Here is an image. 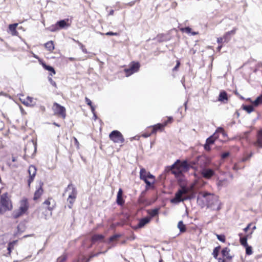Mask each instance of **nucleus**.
Here are the masks:
<instances>
[{"label": "nucleus", "mask_w": 262, "mask_h": 262, "mask_svg": "<svg viewBox=\"0 0 262 262\" xmlns=\"http://www.w3.org/2000/svg\"><path fill=\"white\" fill-rule=\"evenodd\" d=\"M198 203L202 207L207 206L213 210L221 209V202L217 195L207 192H200L198 196Z\"/></svg>", "instance_id": "nucleus-1"}, {"label": "nucleus", "mask_w": 262, "mask_h": 262, "mask_svg": "<svg viewBox=\"0 0 262 262\" xmlns=\"http://www.w3.org/2000/svg\"><path fill=\"white\" fill-rule=\"evenodd\" d=\"M189 189L185 186H183L176 193L173 198L170 200V202L174 204H178L187 200L192 199V197L188 196Z\"/></svg>", "instance_id": "nucleus-2"}, {"label": "nucleus", "mask_w": 262, "mask_h": 262, "mask_svg": "<svg viewBox=\"0 0 262 262\" xmlns=\"http://www.w3.org/2000/svg\"><path fill=\"white\" fill-rule=\"evenodd\" d=\"M11 201L7 192L4 193L0 196V214H4L7 211L12 209Z\"/></svg>", "instance_id": "nucleus-3"}, {"label": "nucleus", "mask_w": 262, "mask_h": 262, "mask_svg": "<svg viewBox=\"0 0 262 262\" xmlns=\"http://www.w3.org/2000/svg\"><path fill=\"white\" fill-rule=\"evenodd\" d=\"M66 192H69L67 201L69 203L68 205L69 208H71L73 204L75 202L77 195V191L76 187L72 184L68 185L65 190Z\"/></svg>", "instance_id": "nucleus-4"}, {"label": "nucleus", "mask_w": 262, "mask_h": 262, "mask_svg": "<svg viewBox=\"0 0 262 262\" xmlns=\"http://www.w3.org/2000/svg\"><path fill=\"white\" fill-rule=\"evenodd\" d=\"M110 140L116 143H123L124 139L121 133L117 130H113L109 135Z\"/></svg>", "instance_id": "nucleus-5"}, {"label": "nucleus", "mask_w": 262, "mask_h": 262, "mask_svg": "<svg viewBox=\"0 0 262 262\" xmlns=\"http://www.w3.org/2000/svg\"><path fill=\"white\" fill-rule=\"evenodd\" d=\"M52 109L55 115L60 116L63 119L66 118V111L64 106H61L57 102H55L53 104Z\"/></svg>", "instance_id": "nucleus-6"}, {"label": "nucleus", "mask_w": 262, "mask_h": 262, "mask_svg": "<svg viewBox=\"0 0 262 262\" xmlns=\"http://www.w3.org/2000/svg\"><path fill=\"white\" fill-rule=\"evenodd\" d=\"M196 164L201 170L207 167L210 164V159L204 156H199L196 157Z\"/></svg>", "instance_id": "nucleus-7"}, {"label": "nucleus", "mask_w": 262, "mask_h": 262, "mask_svg": "<svg viewBox=\"0 0 262 262\" xmlns=\"http://www.w3.org/2000/svg\"><path fill=\"white\" fill-rule=\"evenodd\" d=\"M140 68V64L139 62H133L129 66V68L125 69V72L127 76H128L132 74L137 72Z\"/></svg>", "instance_id": "nucleus-8"}, {"label": "nucleus", "mask_w": 262, "mask_h": 262, "mask_svg": "<svg viewBox=\"0 0 262 262\" xmlns=\"http://www.w3.org/2000/svg\"><path fill=\"white\" fill-rule=\"evenodd\" d=\"M178 166L182 170L183 173L188 171L190 168L193 169H196L195 167L191 166L186 160L183 161H180V162L178 163Z\"/></svg>", "instance_id": "nucleus-9"}, {"label": "nucleus", "mask_w": 262, "mask_h": 262, "mask_svg": "<svg viewBox=\"0 0 262 262\" xmlns=\"http://www.w3.org/2000/svg\"><path fill=\"white\" fill-rule=\"evenodd\" d=\"M202 176L206 179H210L212 177L215 175V171L211 168L206 167L200 170Z\"/></svg>", "instance_id": "nucleus-10"}, {"label": "nucleus", "mask_w": 262, "mask_h": 262, "mask_svg": "<svg viewBox=\"0 0 262 262\" xmlns=\"http://www.w3.org/2000/svg\"><path fill=\"white\" fill-rule=\"evenodd\" d=\"M180 162V160H177V161L170 166V169L172 173L175 175L176 177H181L183 175V172L178 166V163Z\"/></svg>", "instance_id": "nucleus-11"}, {"label": "nucleus", "mask_w": 262, "mask_h": 262, "mask_svg": "<svg viewBox=\"0 0 262 262\" xmlns=\"http://www.w3.org/2000/svg\"><path fill=\"white\" fill-rule=\"evenodd\" d=\"M28 172L29 174V178L28 180V186H30L31 183L34 180V177L36 173V168L33 165H31L28 168Z\"/></svg>", "instance_id": "nucleus-12"}, {"label": "nucleus", "mask_w": 262, "mask_h": 262, "mask_svg": "<svg viewBox=\"0 0 262 262\" xmlns=\"http://www.w3.org/2000/svg\"><path fill=\"white\" fill-rule=\"evenodd\" d=\"M29 208V203L27 199L24 198L21 200L20 202V207L19 208V209L21 210L22 212H26L28 210Z\"/></svg>", "instance_id": "nucleus-13"}, {"label": "nucleus", "mask_w": 262, "mask_h": 262, "mask_svg": "<svg viewBox=\"0 0 262 262\" xmlns=\"http://www.w3.org/2000/svg\"><path fill=\"white\" fill-rule=\"evenodd\" d=\"M39 184V187L36 189L34 194L33 200L34 201L38 200L42 194L43 192V189L42 188L43 183L40 182Z\"/></svg>", "instance_id": "nucleus-14"}, {"label": "nucleus", "mask_w": 262, "mask_h": 262, "mask_svg": "<svg viewBox=\"0 0 262 262\" xmlns=\"http://www.w3.org/2000/svg\"><path fill=\"white\" fill-rule=\"evenodd\" d=\"M123 191L120 188L117 193V203L119 205H122L124 203V201L122 198Z\"/></svg>", "instance_id": "nucleus-15"}, {"label": "nucleus", "mask_w": 262, "mask_h": 262, "mask_svg": "<svg viewBox=\"0 0 262 262\" xmlns=\"http://www.w3.org/2000/svg\"><path fill=\"white\" fill-rule=\"evenodd\" d=\"M167 125V122L164 123H158L153 126V128L151 133H156L157 130H162L163 128Z\"/></svg>", "instance_id": "nucleus-16"}, {"label": "nucleus", "mask_w": 262, "mask_h": 262, "mask_svg": "<svg viewBox=\"0 0 262 262\" xmlns=\"http://www.w3.org/2000/svg\"><path fill=\"white\" fill-rule=\"evenodd\" d=\"M230 251V250L229 248L226 247L225 248H223L221 251L223 257H226L227 259L230 260L232 258V256H231L229 254V252Z\"/></svg>", "instance_id": "nucleus-17"}, {"label": "nucleus", "mask_w": 262, "mask_h": 262, "mask_svg": "<svg viewBox=\"0 0 262 262\" xmlns=\"http://www.w3.org/2000/svg\"><path fill=\"white\" fill-rule=\"evenodd\" d=\"M150 221V217H146L142 218L140 220L137 226L138 228H142L144 227L146 224L148 223Z\"/></svg>", "instance_id": "nucleus-18"}, {"label": "nucleus", "mask_w": 262, "mask_h": 262, "mask_svg": "<svg viewBox=\"0 0 262 262\" xmlns=\"http://www.w3.org/2000/svg\"><path fill=\"white\" fill-rule=\"evenodd\" d=\"M69 21L68 19H62L57 22V25L59 29L64 28L65 27L70 26V25L67 23Z\"/></svg>", "instance_id": "nucleus-19"}, {"label": "nucleus", "mask_w": 262, "mask_h": 262, "mask_svg": "<svg viewBox=\"0 0 262 262\" xmlns=\"http://www.w3.org/2000/svg\"><path fill=\"white\" fill-rule=\"evenodd\" d=\"M255 144L258 147L262 148V128L257 133V141Z\"/></svg>", "instance_id": "nucleus-20"}, {"label": "nucleus", "mask_w": 262, "mask_h": 262, "mask_svg": "<svg viewBox=\"0 0 262 262\" xmlns=\"http://www.w3.org/2000/svg\"><path fill=\"white\" fill-rule=\"evenodd\" d=\"M218 138V135H216L215 133H214L212 136H210L206 139V143L210 145L213 144L215 139Z\"/></svg>", "instance_id": "nucleus-21"}, {"label": "nucleus", "mask_w": 262, "mask_h": 262, "mask_svg": "<svg viewBox=\"0 0 262 262\" xmlns=\"http://www.w3.org/2000/svg\"><path fill=\"white\" fill-rule=\"evenodd\" d=\"M218 100L219 101L223 102H224V101L225 100L226 101L228 100L227 94L225 91H222L220 92V93L219 94Z\"/></svg>", "instance_id": "nucleus-22"}, {"label": "nucleus", "mask_w": 262, "mask_h": 262, "mask_svg": "<svg viewBox=\"0 0 262 262\" xmlns=\"http://www.w3.org/2000/svg\"><path fill=\"white\" fill-rule=\"evenodd\" d=\"M52 200L51 198H49L48 199L46 200V201H44V202L43 203V205H46L47 206V208L49 210V211H52L54 208V207H55V204L54 205H52V206H50V204H51V201L50 200Z\"/></svg>", "instance_id": "nucleus-23"}, {"label": "nucleus", "mask_w": 262, "mask_h": 262, "mask_svg": "<svg viewBox=\"0 0 262 262\" xmlns=\"http://www.w3.org/2000/svg\"><path fill=\"white\" fill-rule=\"evenodd\" d=\"M25 213L24 212H22L20 209H18L17 210H14L13 212L12 216L14 219H17Z\"/></svg>", "instance_id": "nucleus-24"}, {"label": "nucleus", "mask_w": 262, "mask_h": 262, "mask_svg": "<svg viewBox=\"0 0 262 262\" xmlns=\"http://www.w3.org/2000/svg\"><path fill=\"white\" fill-rule=\"evenodd\" d=\"M177 227L181 233L185 232L186 230V226L184 224L182 221H180L178 222Z\"/></svg>", "instance_id": "nucleus-25"}, {"label": "nucleus", "mask_w": 262, "mask_h": 262, "mask_svg": "<svg viewBox=\"0 0 262 262\" xmlns=\"http://www.w3.org/2000/svg\"><path fill=\"white\" fill-rule=\"evenodd\" d=\"M104 236L102 234H95L92 237V242L95 243L98 241L102 240Z\"/></svg>", "instance_id": "nucleus-26"}, {"label": "nucleus", "mask_w": 262, "mask_h": 262, "mask_svg": "<svg viewBox=\"0 0 262 262\" xmlns=\"http://www.w3.org/2000/svg\"><path fill=\"white\" fill-rule=\"evenodd\" d=\"M239 236H240V239H239V241H240V243L242 245H243V246L245 247L248 245V243H247V236H244L243 237L242 235V233H239Z\"/></svg>", "instance_id": "nucleus-27"}, {"label": "nucleus", "mask_w": 262, "mask_h": 262, "mask_svg": "<svg viewBox=\"0 0 262 262\" xmlns=\"http://www.w3.org/2000/svg\"><path fill=\"white\" fill-rule=\"evenodd\" d=\"M46 48L49 51H52L54 49V46L52 41H49L45 44Z\"/></svg>", "instance_id": "nucleus-28"}, {"label": "nucleus", "mask_w": 262, "mask_h": 262, "mask_svg": "<svg viewBox=\"0 0 262 262\" xmlns=\"http://www.w3.org/2000/svg\"><path fill=\"white\" fill-rule=\"evenodd\" d=\"M33 100V99L32 97L28 96L26 98V99L25 100H24L22 102L25 105L30 106V105H33L32 104Z\"/></svg>", "instance_id": "nucleus-29"}, {"label": "nucleus", "mask_w": 262, "mask_h": 262, "mask_svg": "<svg viewBox=\"0 0 262 262\" xmlns=\"http://www.w3.org/2000/svg\"><path fill=\"white\" fill-rule=\"evenodd\" d=\"M43 67L46 70H48L52 73L50 74L51 76H52V74H55L56 72H55V71L53 67L49 66V65H47L46 64H43Z\"/></svg>", "instance_id": "nucleus-30"}, {"label": "nucleus", "mask_w": 262, "mask_h": 262, "mask_svg": "<svg viewBox=\"0 0 262 262\" xmlns=\"http://www.w3.org/2000/svg\"><path fill=\"white\" fill-rule=\"evenodd\" d=\"M253 104L255 106H258L260 104H262V94L257 97V98L253 102Z\"/></svg>", "instance_id": "nucleus-31"}, {"label": "nucleus", "mask_w": 262, "mask_h": 262, "mask_svg": "<svg viewBox=\"0 0 262 262\" xmlns=\"http://www.w3.org/2000/svg\"><path fill=\"white\" fill-rule=\"evenodd\" d=\"M221 249L220 246L216 247L213 250L212 255L213 256V257L215 259L217 258V256L220 252Z\"/></svg>", "instance_id": "nucleus-32"}, {"label": "nucleus", "mask_w": 262, "mask_h": 262, "mask_svg": "<svg viewBox=\"0 0 262 262\" xmlns=\"http://www.w3.org/2000/svg\"><path fill=\"white\" fill-rule=\"evenodd\" d=\"M150 216L151 217H154L156 216H157L159 213V209L155 208L154 209L151 210V211L148 212Z\"/></svg>", "instance_id": "nucleus-33"}, {"label": "nucleus", "mask_w": 262, "mask_h": 262, "mask_svg": "<svg viewBox=\"0 0 262 262\" xmlns=\"http://www.w3.org/2000/svg\"><path fill=\"white\" fill-rule=\"evenodd\" d=\"M242 107H243V110H245L248 113H250L253 111V107L251 105H243L242 106Z\"/></svg>", "instance_id": "nucleus-34"}, {"label": "nucleus", "mask_w": 262, "mask_h": 262, "mask_svg": "<svg viewBox=\"0 0 262 262\" xmlns=\"http://www.w3.org/2000/svg\"><path fill=\"white\" fill-rule=\"evenodd\" d=\"M17 26V24H11L9 26V29L10 30V31L12 32L13 35H14L15 33L16 32V28Z\"/></svg>", "instance_id": "nucleus-35"}, {"label": "nucleus", "mask_w": 262, "mask_h": 262, "mask_svg": "<svg viewBox=\"0 0 262 262\" xmlns=\"http://www.w3.org/2000/svg\"><path fill=\"white\" fill-rule=\"evenodd\" d=\"M148 172H147L146 170L144 168H141L140 171V179H143L147 177V174Z\"/></svg>", "instance_id": "nucleus-36"}, {"label": "nucleus", "mask_w": 262, "mask_h": 262, "mask_svg": "<svg viewBox=\"0 0 262 262\" xmlns=\"http://www.w3.org/2000/svg\"><path fill=\"white\" fill-rule=\"evenodd\" d=\"M121 236L120 234H115L109 238V242H112L114 241H117L119 237Z\"/></svg>", "instance_id": "nucleus-37"}, {"label": "nucleus", "mask_w": 262, "mask_h": 262, "mask_svg": "<svg viewBox=\"0 0 262 262\" xmlns=\"http://www.w3.org/2000/svg\"><path fill=\"white\" fill-rule=\"evenodd\" d=\"M227 183L226 179L220 180L217 181V185L219 187H222L225 185H226Z\"/></svg>", "instance_id": "nucleus-38"}, {"label": "nucleus", "mask_w": 262, "mask_h": 262, "mask_svg": "<svg viewBox=\"0 0 262 262\" xmlns=\"http://www.w3.org/2000/svg\"><path fill=\"white\" fill-rule=\"evenodd\" d=\"M13 249H14V246H13L12 245H11V244L9 243L8 247H7V250L8 251V252L7 254L6 255L7 256H10L12 250Z\"/></svg>", "instance_id": "nucleus-39"}, {"label": "nucleus", "mask_w": 262, "mask_h": 262, "mask_svg": "<svg viewBox=\"0 0 262 262\" xmlns=\"http://www.w3.org/2000/svg\"><path fill=\"white\" fill-rule=\"evenodd\" d=\"M49 30L51 32H55L58 30H59L57 24L56 23L55 25H52L50 27Z\"/></svg>", "instance_id": "nucleus-40"}, {"label": "nucleus", "mask_w": 262, "mask_h": 262, "mask_svg": "<svg viewBox=\"0 0 262 262\" xmlns=\"http://www.w3.org/2000/svg\"><path fill=\"white\" fill-rule=\"evenodd\" d=\"M246 248V253L247 255H251L252 253V249L251 246L247 245L245 247Z\"/></svg>", "instance_id": "nucleus-41"}, {"label": "nucleus", "mask_w": 262, "mask_h": 262, "mask_svg": "<svg viewBox=\"0 0 262 262\" xmlns=\"http://www.w3.org/2000/svg\"><path fill=\"white\" fill-rule=\"evenodd\" d=\"M99 33L101 35H104V33H103L100 32ZM105 35H107V36H118L119 35V34L117 32H113L110 31V32H106L105 34Z\"/></svg>", "instance_id": "nucleus-42"}, {"label": "nucleus", "mask_w": 262, "mask_h": 262, "mask_svg": "<svg viewBox=\"0 0 262 262\" xmlns=\"http://www.w3.org/2000/svg\"><path fill=\"white\" fill-rule=\"evenodd\" d=\"M67 258V256L66 254L62 255L60 257H58L57 262H64Z\"/></svg>", "instance_id": "nucleus-43"}, {"label": "nucleus", "mask_w": 262, "mask_h": 262, "mask_svg": "<svg viewBox=\"0 0 262 262\" xmlns=\"http://www.w3.org/2000/svg\"><path fill=\"white\" fill-rule=\"evenodd\" d=\"M74 40L76 42H77V43H78L79 44V45L80 46V48H81L82 52L84 53H88L86 49L84 48V46L81 42H80L78 40Z\"/></svg>", "instance_id": "nucleus-44"}, {"label": "nucleus", "mask_w": 262, "mask_h": 262, "mask_svg": "<svg viewBox=\"0 0 262 262\" xmlns=\"http://www.w3.org/2000/svg\"><path fill=\"white\" fill-rule=\"evenodd\" d=\"M181 30L183 32H185L187 34H189V33H191V29L189 27H187L185 28H181Z\"/></svg>", "instance_id": "nucleus-45"}, {"label": "nucleus", "mask_w": 262, "mask_h": 262, "mask_svg": "<svg viewBox=\"0 0 262 262\" xmlns=\"http://www.w3.org/2000/svg\"><path fill=\"white\" fill-rule=\"evenodd\" d=\"M217 238L222 242H225V236L223 234H216Z\"/></svg>", "instance_id": "nucleus-46"}, {"label": "nucleus", "mask_w": 262, "mask_h": 262, "mask_svg": "<svg viewBox=\"0 0 262 262\" xmlns=\"http://www.w3.org/2000/svg\"><path fill=\"white\" fill-rule=\"evenodd\" d=\"M48 80L52 85H53L55 88H57V84L56 82L52 79V78L51 77H48Z\"/></svg>", "instance_id": "nucleus-47"}, {"label": "nucleus", "mask_w": 262, "mask_h": 262, "mask_svg": "<svg viewBox=\"0 0 262 262\" xmlns=\"http://www.w3.org/2000/svg\"><path fill=\"white\" fill-rule=\"evenodd\" d=\"M229 35H227V32L224 35L222 38H224V42H228L230 40Z\"/></svg>", "instance_id": "nucleus-48"}, {"label": "nucleus", "mask_w": 262, "mask_h": 262, "mask_svg": "<svg viewBox=\"0 0 262 262\" xmlns=\"http://www.w3.org/2000/svg\"><path fill=\"white\" fill-rule=\"evenodd\" d=\"M229 155H230L229 152H223L221 155L222 159H226L229 156Z\"/></svg>", "instance_id": "nucleus-49"}, {"label": "nucleus", "mask_w": 262, "mask_h": 262, "mask_svg": "<svg viewBox=\"0 0 262 262\" xmlns=\"http://www.w3.org/2000/svg\"><path fill=\"white\" fill-rule=\"evenodd\" d=\"M252 155H253L252 152H251L248 156H247L246 157L243 158L242 161L243 162H245V161L248 160L252 156Z\"/></svg>", "instance_id": "nucleus-50"}, {"label": "nucleus", "mask_w": 262, "mask_h": 262, "mask_svg": "<svg viewBox=\"0 0 262 262\" xmlns=\"http://www.w3.org/2000/svg\"><path fill=\"white\" fill-rule=\"evenodd\" d=\"M196 158L195 159H194V160L191 161L189 164H190V165L191 166H193L194 167H196V169H194L195 170H196L198 169V167L196 166H195L196 165H197L196 164Z\"/></svg>", "instance_id": "nucleus-51"}, {"label": "nucleus", "mask_w": 262, "mask_h": 262, "mask_svg": "<svg viewBox=\"0 0 262 262\" xmlns=\"http://www.w3.org/2000/svg\"><path fill=\"white\" fill-rule=\"evenodd\" d=\"M154 181H153L152 182L148 181V182H146V188L147 189H148L151 186V184L154 183Z\"/></svg>", "instance_id": "nucleus-52"}, {"label": "nucleus", "mask_w": 262, "mask_h": 262, "mask_svg": "<svg viewBox=\"0 0 262 262\" xmlns=\"http://www.w3.org/2000/svg\"><path fill=\"white\" fill-rule=\"evenodd\" d=\"M85 102L86 103V104L89 105V106H92V101H91L90 99H89L87 97H85Z\"/></svg>", "instance_id": "nucleus-53"}, {"label": "nucleus", "mask_w": 262, "mask_h": 262, "mask_svg": "<svg viewBox=\"0 0 262 262\" xmlns=\"http://www.w3.org/2000/svg\"><path fill=\"white\" fill-rule=\"evenodd\" d=\"M223 130H224V129H223V127H219L216 129V132H215V134H216V135L217 133H222V132H223Z\"/></svg>", "instance_id": "nucleus-54"}, {"label": "nucleus", "mask_w": 262, "mask_h": 262, "mask_svg": "<svg viewBox=\"0 0 262 262\" xmlns=\"http://www.w3.org/2000/svg\"><path fill=\"white\" fill-rule=\"evenodd\" d=\"M204 148L207 151H210L211 149L210 145L207 144L206 143L204 144Z\"/></svg>", "instance_id": "nucleus-55"}, {"label": "nucleus", "mask_w": 262, "mask_h": 262, "mask_svg": "<svg viewBox=\"0 0 262 262\" xmlns=\"http://www.w3.org/2000/svg\"><path fill=\"white\" fill-rule=\"evenodd\" d=\"M147 178L149 179H152L153 181H155V177L152 174H151L150 172H148V173L147 174Z\"/></svg>", "instance_id": "nucleus-56"}, {"label": "nucleus", "mask_w": 262, "mask_h": 262, "mask_svg": "<svg viewBox=\"0 0 262 262\" xmlns=\"http://www.w3.org/2000/svg\"><path fill=\"white\" fill-rule=\"evenodd\" d=\"M180 64V63L179 61H177V63L176 65V66L173 68V71H176L177 70L178 68L179 67Z\"/></svg>", "instance_id": "nucleus-57"}, {"label": "nucleus", "mask_w": 262, "mask_h": 262, "mask_svg": "<svg viewBox=\"0 0 262 262\" xmlns=\"http://www.w3.org/2000/svg\"><path fill=\"white\" fill-rule=\"evenodd\" d=\"M235 33V29H233L230 31L227 32V35H230L231 34H234Z\"/></svg>", "instance_id": "nucleus-58"}, {"label": "nucleus", "mask_w": 262, "mask_h": 262, "mask_svg": "<svg viewBox=\"0 0 262 262\" xmlns=\"http://www.w3.org/2000/svg\"><path fill=\"white\" fill-rule=\"evenodd\" d=\"M251 224H249L248 225V226L246 228H244V231L245 232H247L248 230L249 229L250 227L251 226Z\"/></svg>", "instance_id": "nucleus-59"}, {"label": "nucleus", "mask_w": 262, "mask_h": 262, "mask_svg": "<svg viewBox=\"0 0 262 262\" xmlns=\"http://www.w3.org/2000/svg\"><path fill=\"white\" fill-rule=\"evenodd\" d=\"M217 42H218L219 43H221V42H224V38H222V37L218 38H217Z\"/></svg>", "instance_id": "nucleus-60"}, {"label": "nucleus", "mask_w": 262, "mask_h": 262, "mask_svg": "<svg viewBox=\"0 0 262 262\" xmlns=\"http://www.w3.org/2000/svg\"><path fill=\"white\" fill-rule=\"evenodd\" d=\"M17 242V241L15 240V241H13L12 242H9V243H10L11 245H12L13 246H14V245L16 244Z\"/></svg>", "instance_id": "nucleus-61"}, {"label": "nucleus", "mask_w": 262, "mask_h": 262, "mask_svg": "<svg viewBox=\"0 0 262 262\" xmlns=\"http://www.w3.org/2000/svg\"><path fill=\"white\" fill-rule=\"evenodd\" d=\"M172 120V118L170 117L168 118V120L166 121L165 122H167V124L169 122H171Z\"/></svg>", "instance_id": "nucleus-62"}, {"label": "nucleus", "mask_w": 262, "mask_h": 262, "mask_svg": "<svg viewBox=\"0 0 262 262\" xmlns=\"http://www.w3.org/2000/svg\"><path fill=\"white\" fill-rule=\"evenodd\" d=\"M218 262H225V260L224 259H222L221 258H217Z\"/></svg>", "instance_id": "nucleus-63"}, {"label": "nucleus", "mask_w": 262, "mask_h": 262, "mask_svg": "<svg viewBox=\"0 0 262 262\" xmlns=\"http://www.w3.org/2000/svg\"><path fill=\"white\" fill-rule=\"evenodd\" d=\"M74 140L75 144L78 145L79 144V142H78L77 139L75 137H74Z\"/></svg>", "instance_id": "nucleus-64"}]
</instances>
